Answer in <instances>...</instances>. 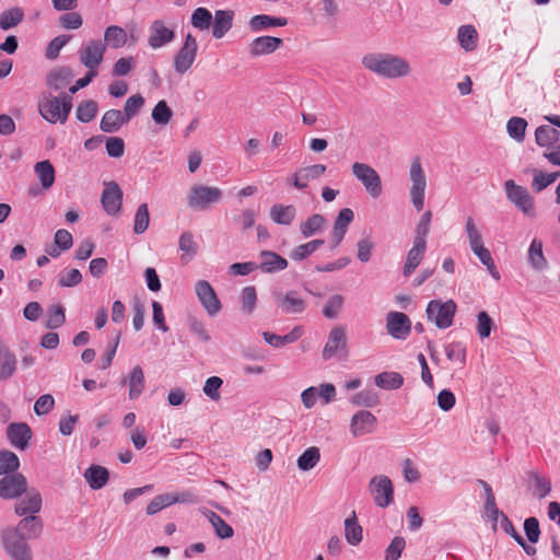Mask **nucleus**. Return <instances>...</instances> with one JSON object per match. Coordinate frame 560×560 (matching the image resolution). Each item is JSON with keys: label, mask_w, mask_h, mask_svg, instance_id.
Listing matches in <instances>:
<instances>
[{"label": "nucleus", "mask_w": 560, "mask_h": 560, "mask_svg": "<svg viewBox=\"0 0 560 560\" xmlns=\"http://www.w3.org/2000/svg\"><path fill=\"white\" fill-rule=\"evenodd\" d=\"M325 243L324 240H313L307 243L301 244L296 247H294L290 252V258L294 261H301L307 257H310L312 254H314L320 246H323Z\"/></svg>", "instance_id": "nucleus-42"}, {"label": "nucleus", "mask_w": 560, "mask_h": 560, "mask_svg": "<svg viewBox=\"0 0 560 560\" xmlns=\"http://www.w3.org/2000/svg\"><path fill=\"white\" fill-rule=\"evenodd\" d=\"M296 215V208L292 205L276 203L270 208V219L281 225H290Z\"/></svg>", "instance_id": "nucleus-35"}, {"label": "nucleus", "mask_w": 560, "mask_h": 560, "mask_svg": "<svg viewBox=\"0 0 560 560\" xmlns=\"http://www.w3.org/2000/svg\"><path fill=\"white\" fill-rule=\"evenodd\" d=\"M528 261L536 270H542L547 267V260L542 253V243L534 238L528 248Z\"/></svg>", "instance_id": "nucleus-47"}, {"label": "nucleus", "mask_w": 560, "mask_h": 560, "mask_svg": "<svg viewBox=\"0 0 560 560\" xmlns=\"http://www.w3.org/2000/svg\"><path fill=\"white\" fill-rule=\"evenodd\" d=\"M350 404L358 407L373 408L378 405L380 398L375 390L363 389L351 396Z\"/></svg>", "instance_id": "nucleus-50"}, {"label": "nucleus", "mask_w": 560, "mask_h": 560, "mask_svg": "<svg viewBox=\"0 0 560 560\" xmlns=\"http://www.w3.org/2000/svg\"><path fill=\"white\" fill-rule=\"evenodd\" d=\"M23 18H24V12L19 7L11 8L9 10H4L0 14V28L2 31H8L10 28H13L23 21Z\"/></svg>", "instance_id": "nucleus-49"}, {"label": "nucleus", "mask_w": 560, "mask_h": 560, "mask_svg": "<svg viewBox=\"0 0 560 560\" xmlns=\"http://www.w3.org/2000/svg\"><path fill=\"white\" fill-rule=\"evenodd\" d=\"M97 109L98 106L95 101L86 100L78 105L75 116L81 122H89L95 118Z\"/></svg>", "instance_id": "nucleus-56"}, {"label": "nucleus", "mask_w": 560, "mask_h": 560, "mask_svg": "<svg viewBox=\"0 0 560 560\" xmlns=\"http://www.w3.org/2000/svg\"><path fill=\"white\" fill-rule=\"evenodd\" d=\"M223 192L218 187L202 184L194 185L187 196V206L192 210H207L212 205L219 203Z\"/></svg>", "instance_id": "nucleus-3"}, {"label": "nucleus", "mask_w": 560, "mask_h": 560, "mask_svg": "<svg viewBox=\"0 0 560 560\" xmlns=\"http://www.w3.org/2000/svg\"><path fill=\"white\" fill-rule=\"evenodd\" d=\"M527 488L532 495L538 500L545 499L551 493V481L535 470L526 472Z\"/></svg>", "instance_id": "nucleus-22"}, {"label": "nucleus", "mask_w": 560, "mask_h": 560, "mask_svg": "<svg viewBox=\"0 0 560 560\" xmlns=\"http://www.w3.org/2000/svg\"><path fill=\"white\" fill-rule=\"evenodd\" d=\"M361 62L366 70L387 80L409 77L412 71L406 58L390 52H370L362 57Z\"/></svg>", "instance_id": "nucleus-1"}, {"label": "nucleus", "mask_w": 560, "mask_h": 560, "mask_svg": "<svg viewBox=\"0 0 560 560\" xmlns=\"http://www.w3.org/2000/svg\"><path fill=\"white\" fill-rule=\"evenodd\" d=\"M73 78V73L70 68L61 67L54 70L47 79V84L55 91L61 90L68 85Z\"/></svg>", "instance_id": "nucleus-41"}, {"label": "nucleus", "mask_w": 560, "mask_h": 560, "mask_svg": "<svg viewBox=\"0 0 560 560\" xmlns=\"http://www.w3.org/2000/svg\"><path fill=\"white\" fill-rule=\"evenodd\" d=\"M386 330L395 339L405 340L411 330L409 317L401 312H389L386 316Z\"/></svg>", "instance_id": "nucleus-15"}, {"label": "nucleus", "mask_w": 560, "mask_h": 560, "mask_svg": "<svg viewBox=\"0 0 560 560\" xmlns=\"http://www.w3.org/2000/svg\"><path fill=\"white\" fill-rule=\"evenodd\" d=\"M2 544L5 552L12 560H33L32 550L27 540L7 529L2 533Z\"/></svg>", "instance_id": "nucleus-11"}, {"label": "nucleus", "mask_w": 560, "mask_h": 560, "mask_svg": "<svg viewBox=\"0 0 560 560\" xmlns=\"http://www.w3.org/2000/svg\"><path fill=\"white\" fill-rule=\"evenodd\" d=\"M354 219V212L350 208H342L334 222L332 231H331V248H337L341 242L343 241L348 228Z\"/></svg>", "instance_id": "nucleus-18"}, {"label": "nucleus", "mask_w": 560, "mask_h": 560, "mask_svg": "<svg viewBox=\"0 0 560 560\" xmlns=\"http://www.w3.org/2000/svg\"><path fill=\"white\" fill-rule=\"evenodd\" d=\"M376 427L377 418L368 410L357 411L350 420V432L354 438L371 434Z\"/></svg>", "instance_id": "nucleus-14"}, {"label": "nucleus", "mask_w": 560, "mask_h": 560, "mask_svg": "<svg viewBox=\"0 0 560 560\" xmlns=\"http://www.w3.org/2000/svg\"><path fill=\"white\" fill-rule=\"evenodd\" d=\"M457 305L453 300H432L428 303L425 314L428 320L434 323L439 329H446L453 325Z\"/></svg>", "instance_id": "nucleus-5"}, {"label": "nucleus", "mask_w": 560, "mask_h": 560, "mask_svg": "<svg viewBox=\"0 0 560 560\" xmlns=\"http://www.w3.org/2000/svg\"><path fill=\"white\" fill-rule=\"evenodd\" d=\"M369 491L374 503L380 508H387L394 501V486L385 475H376L369 482Z\"/></svg>", "instance_id": "nucleus-7"}, {"label": "nucleus", "mask_w": 560, "mask_h": 560, "mask_svg": "<svg viewBox=\"0 0 560 560\" xmlns=\"http://www.w3.org/2000/svg\"><path fill=\"white\" fill-rule=\"evenodd\" d=\"M19 466V457L13 452H0V476L15 471Z\"/></svg>", "instance_id": "nucleus-61"}, {"label": "nucleus", "mask_w": 560, "mask_h": 560, "mask_svg": "<svg viewBox=\"0 0 560 560\" xmlns=\"http://www.w3.org/2000/svg\"><path fill=\"white\" fill-rule=\"evenodd\" d=\"M536 143L539 147L550 149L560 139V132L551 125L539 126L535 131Z\"/></svg>", "instance_id": "nucleus-37"}, {"label": "nucleus", "mask_w": 560, "mask_h": 560, "mask_svg": "<svg viewBox=\"0 0 560 560\" xmlns=\"http://www.w3.org/2000/svg\"><path fill=\"white\" fill-rule=\"evenodd\" d=\"M206 516L211 523L217 536L221 539L231 538L234 535L233 528L218 514L212 511L206 512Z\"/></svg>", "instance_id": "nucleus-48"}, {"label": "nucleus", "mask_w": 560, "mask_h": 560, "mask_svg": "<svg viewBox=\"0 0 560 560\" xmlns=\"http://www.w3.org/2000/svg\"><path fill=\"white\" fill-rule=\"evenodd\" d=\"M198 52L197 39L188 33L184 43L174 57V70L178 74L186 73L194 65Z\"/></svg>", "instance_id": "nucleus-8"}, {"label": "nucleus", "mask_w": 560, "mask_h": 560, "mask_svg": "<svg viewBox=\"0 0 560 560\" xmlns=\"http://www.w3.org/2000/svg\"><path fill=\"white\" fill-rule=\"evenodd\" d=\"M375 385L383 389H397L402 386L404 377L397 372H382L374 378Z\"/></svg>", "instance_id": "nucleus-46"}, {"label": "nucleus", "mask_w": 560, "mask_h": 560, "mask_svg": "<svg viewBox=\"0 0 560 560\" xmlns=\"http://www.w3.org/2000/svg\"><path fill=\"white\" fill-rule=\"evenodd\" d=\"M409 178L411 182L409 190L410 199L412 206L420 211L424 207L427 177L419 156H415L410 163Z\"/></svg>", "instance_id": "nucleus-4"}, {"label": "nucleus", "mask_w": 560, "mask_h": 560, "mask_svg": "<svg viewBox=\"0 0 560 560\" xmlns=\"http://www.w3.org/2000/svg\"><path fill=\"white\" fill-rule=\"evenodd\" d=\"M34 170L43 188H50L55 182V168L52 164L48 160L40 161L35 164Z\"/></svg>", "instance_id": "nucleus-43"}, {"label": "nucleus", "mask_w": 560, "mask_h": 560, "mask_svg": "<svg viewBox=\"0 0 560 560\" xmlns=\"http://www.w3.org/2000/svg\"><path fill=\"white\" fill-rule=\"evenodd\" d=\"M103 43L115 49L124 47L127 43V33L120 26H108L105 30Z\"/></svg>", "instance_id": "nucleus-40"}, {"label": "nucleus", "mask_w": 560, "mask_h": 560, "mask_svg": "<svg viewBox=\"0 0 560 560\" xmlns=\"http://www.w3.org/2000/svg\"><path fill=\"white\" fill-rule=\"evenodd\" d=\"M260 264L258 269L265 273L282 271L288 267V260L272 250H261L259 254Z\"/></svg>", "instance_id": "nucleus-27"}, {"label": "nucleus", "mask_w": 560, "mask_h": 560, "mask_svg": "<svg viewBox=\"0 0 560 560\" xmlns=\"http://www.w3.org/2000/svg\"><path fill=\"white\" fill-rule=\"evenodd\" d=\"M126 122L128 121L125 119L122 112L119 109H108L101 119L100 128L104 132L113 133L117 132Z\"/></svg>", "instance_id": "nucleus-31"}, {"label": "nucleus", "mask_w": 560, "mask_h": 560, "mask_svg": "<svg viewBox=\"0 0 560 560\" xmlns=\"http://www.w3.org/2000/svg\"><path fill=\"white\" fill-rule=\"evenodd\" d=\"M345 537L347 542L352 546L362 541V527L359 525L354 512L345 521Z\"/></svg>", "instance_id": "nucleus-44"}, {"label": "nucleus", "mask_w": 560, "mask_h": 560, "mask_svg": "<svg viewBox=\"0 0 560 560\" xmlns=\"http://www.w3.org/2000/svg\"><path fill=\"white\" fill-rule=\"evenodd\" d=\"M504 189L508 199L524 214L529 217L535 214L534 199L525 187L516 185L510 179L505 182Z\"/></svg>", "instance_id": "nucleus-10"}, {"label": "nucleus", "mask_w": 560, "mask_h": 560, "mask_svg": "<svg viewBox=\"0 0 560 560\" xmlns=\"http://www.w3.org/2000/svg\"><path fill=\"white\" fill-rule=\"evenodd\" d=\"M303 335V328L301 326L294 327L289 334L279 336L270 331H264V340L273 348H282L285 345L293 343L299 340Z\"/></svg>", "instance_id": "nucleus-30"}, {"label": "nucleus", "mask_w": 560, "mask_h": 560, "mask_svg": "<svg viewBox=\"0 0 560 560\" xmlns=\"http://www.w3.org/2000/svg\"><path fill=\"white\" fill-rule=\"evenodd\" d=\"M326 225V219L319 213L312 214L300 224V232L303 237L308 238L320 233Z\"/></svg>", "instance_id": "nucleus-38"}, {"label": "nucleus", "mask_w": 560, "mask_h": 560, "mask_svg": "<svg viewBox=\"0 0 560 560\" xmlns=\"http://www.w3.org/2000/svg\"><path fill=\"white\" fill-rule=\"evenodd\" d=\"M212 20V13L207 8L199 7L194 10L190 18V23L195 28L199 31H206L211 26Z\"/></svg>", "instance_id": "nucleus-53"}, {"label": "nucleus", "mask_w": 560, "mask_h": 560, "mask_svg": "<svg viewBox=\"0 0 560 560\" xmlns=\"http://www.w3.org/2000/svg\"><path fill=\"white\" fill-rule=\"evenodd\" d=\"M425 249L427 241H422L421 238L413 240V245L407 253V258L402 268L405 277H409L421 264Z\"/></svg>", "instance_id": "nucleus-23"}, {"label": "nucleus", "mask_w": 560, "mask_h": 560, "mask_svg": "<svg viewBox=\"0 0 560 560\" xmlns=\"http://www.w3.org/2000/svg\"><path fill=\"white\" fill-rule=\"evenodd\" d=\"M526 128L527 121L521 117H512L506 124L509 136L517 142H522L525 139Z\"/></svg>", "instance_id": "nucleus-55"}, {"label": "nucleus", "mask_w": 560, "mask_h": 560, "mask_svg": "<svg viewBox=\"0 0 560 560\" xmlns=\"http://www.w3.org/2000/svg\"><path fill=\"white\" fill-rule=\"evenodd\" d=\"M471 252L479 258L480 262L486 266L492 278L499 280L500 273L497 270L490 250L486 248L485 245H481L475 249H471Z\"/></svg>", "instance_id": "nucleus-57"}, {"label": "nucleus", "mask_w": 560, "mask_h": 560, "mask_svg": "<svg viewBox=\"0 0 560 560\" xmlns=\"http://www.w3.org/2000/svg\"><path fill=\"white\" fill-rule=\"evenodd\" d=\"M288 20L282 16H271L267 14H258L249 20V28L253 32L265 31L271 27L284 26Z\"/></svg>", "instance_id": "nucleus-33"}, {"label": "nucleus", "mask_w": 560, "mask_h": 560, "mask_svg": "<svg viewBox=\"0 0 560 560\" xmlns=\"http://www.w3.org/2000/svg\"><path fill=\"white\" fill-rule=\"evenodd\" d=\"M178 248L183 253L180 259L190 261L198 252V245L194 240V234L190 231L183 232L178 240Z\"/></svg>", "instance_id": "nucleus-39"}, {"label": "nucleus", "mask_w": 560, "mask_h": 560, "mask_svg": "<svg viewBox=\"0 0 560 560\" xmlns=\"http://www.w3.org/2000/svg\"><path fill=\"white\" fill-rule=\"evenodd\" d=\"M72 108V96L63 93L61 96H50L38 105L40 116L50 124L66 122Z\"/></svg>", "instance_id": "nucleus-2"}, {"label": "nucleus", "mask_w": 560, "mask_h": 560, "mask_svg": "<svg viewBox=\"0 0 560 560\" xmlns=\"http://www.w3.org/2000/svg\"><path fill=\"white\" fill-rule=\"evenodd\" d=\"M465 233H466L470 249H475V248L483 245L481 232L477 228V225L471 217H468L466 219Z\"/></svg>", "instance_id": "nucleus-59"}, {"label": "nucleus", "mask_w": 560, "mask_h": 560, "mask_svg": "<svg viewBox=\"0 0 560 560\" xmlns=\"http://www.w3.org/2000/svg\"><path fill=\"white\" fill-rule=\"evenodd\" d=\"M7 435L14 447L25 450L32 438V431L28 424L24 422L11 423L7 429Z\"/></svg>", "instance_id": "nucleus-26"}, {"label": "nucleus", "mask_w": 560, "mask_h": 560, "mask_svg": "<svg viewBox=\"0 0 560 560\" xmlns=\"http://www.w3.org/2000/svg\"><path fill=\"white\" fill-rule=\"evenodd\" d=\"M343 303H345V299L341 294L331 295L327 300V302L323 308V315L329 319L336 318L339 315V313L343 306Z\"/></svg>", "instance_id": "nucleus-62"}, {"label": "nucleus", "mask_w": 560, "mask_h": 560, "mask_svg": "<svg viewBox=\"0 0 560 560\" xmlns=\"http://www.w3.org/2000/svg\"><path fill=\"white\" fill-rule=\"evenodd\" d=\"M282 44L283 42L279 37L260 36L253 39L249 44V54L253 57L269 55L279 49Z\"/></svg>", "instance_id": "nucleus-25"}, {"label": "nucleus", "mask_w": 560, "mask_h": 560, "mask_svg": "<svg viewBox=\"0 0 560 560\" xmlns=\"http://www.w3.org/2000/svg\"><path fill=\"white\" fill-rule=\"evenodd\" d=\"M82 275L79 269H65L58 275V285L61 288H72L81 283Z\"/></svg>", "instance_id": "nucleus-60"}, {"label": "nucleus", "mask_w": 560, "mask_h": 560, "mask_svg": "<svg viewBox=\"0 0 560 560\" xmlns=\"http://www.w3.org/2000/svg\"><path fill=\"white\" fill-rule=\"evenodd\" d=\"M347 347V332L346 328L342 326L334 327L328 335L327 342L323 349V358L324 360H329L339 350H343Z\"/></svg>", "instance_id": "nucleus-21"}, {"label": "nucleus", "mask_w": 560, "mask_h": 560, "mask_svg": "<svg viewBox=\"0 0 560 560\" xmlns=\"http://www.w3.org/2000/svg\"><path fill=\"white\" fill-rule=\"evenodd\" d=\"M122 383H128L129 385V398L135 400L139 398L145 387L144 373L140 365H136L128 378H125Z\"/></svg>", "instance_id": "nucleus-32"}, {"label": "nucleus", "mask_w": 560, "mask_h": 560, "mask_svg": "<svg viewBox=\"0 0 560 560\" xmlns=\"http://www.w3.org/2000/svg\"><path fill=\"white\" fill-rule=\"evenodd\" d=\"M173 110L166 101H159L152 109V120L160 127H165L173 118Z\"/></svg>", "instance_id": "nucleus-51"}, {"label": "nucleus", "mask_w": 560, "mask_h": 560, "mask_svg": "<svg viewBox=\"0 0 560 560\" xmlns=\"http://www.w3.org/2000/svg\"><path fill=\"white\" fill-rule=\"evenodd\" d=\"M273 295L277 306L284 314H299L306 308V301L295 290H290L285 293L275 292Z\"/></svg>", "instance_id": "nucleus-17"}, {"label": "nucleus", "mask_w": 560, "mask_h": 560, "mask_svg": "<svg viewBox=\"0 0 560 560\" xmlns=\"http://www.w3.org/2000/svg\"><path fill=\"white\" fill-rule=\"evenodd\" d=\"M105 51L106 44L101 39L89 40L79 50L80 62L88 69V71H93L97 74V68L104 60Z\"/></svg>", "instance_id": "nucleus-9"}, {"label": "nucleus", "mask_w": 560, "mask_h": 560, "mask_svg": "<svg viewBox=\"0 0 560 560\" xmlns=\"http://www.w3.org/2000/svg\"><path fill=\"white\" fill-rule=\"evenodd\" d=\"M149 32L148 44L153 49H159L172 43L175 38V32L166 27L161 20H155L151 24Z\"/></svg>", "instance_id": "nucleus-19"}, {"label": "nucleus", "mask_w": 560, "mask_h": 560, "mask_svg": "<svg viewBox=\"0 0 560 560\" xmlns=\"http://www.w3.org/2000/svg\"><path fill=\"white\" fill-rule=\"evenodd\" d=\"M16 369V358L9 348L0 342V380L10 378Z\"/></svg>", "instance_id": "nucleus-36"}, {"label": "nucleus", "mask_w": 560, "mask_h": 560, "mask_svg": "<svg viewBox=\"0 0 560 560\" xmlns=\"http://www.w3.org/2000/svg\"><path fill=\"white\" fill-rule=\"evenodd\" d=\"M478 483L482 487L485 492V504H483V514L487 518L493 522V527L500 521H502V515H505L498 509L495 497L492 491L491 486L485 480H478Z\"/></svg>", "instance_id": "nucleus-24"}, {"label": "nucleus", "mask_w": 560, "mask_h": 560, "mask_svg": "<svg viewBox=\"0 0 560 560\" xmlns=\"http://www.w3.org/2000/svg\"><path fill=\"white\" fill-rule=\"evenodd\" d=\"M7 530L14 532L26 540L34 539L42 534L43 523L38 516L30 515L22 518L15 527H9Z\"/></svg>", "instance_id": "nucleus-20"}, {"label": "nucleus", "mask_w": 560, "mask_h": 560, "mask_svg": "<svg viewBox=\"0 0 560 560\" xmlns=\"http://www.w3.org/2000/svg\"><path fill=\"white\" fill-rule=\"evenodd\" d=\"M534 178L532 183V188L536 192H540L545 188H547L549 185H551L556 179L560 176V172H553V173H544L538 170L533 171Z\"/></svg>", "instance_id": "nucleus-54"}, {"label": "nucleus", "mask_w": 560, "mask_h": 560, "mask_svg": "<svg viewBox=\"0 0 560 560\" xmlns=\"http://www.w3.org/2000/svg\"><path fill=\"white\" fill-rule=\"evenodd\" d=\"M84 478L93 490H98L107 483L109 471L103 466L92 465L84 471Z\"/></svg>", "instance_id": "nucleus-34"}, {"label": "nucleus", "mask_w": 560, "mask_h": 560, "mask_svg": "<svg viewBox=\"0 0 560 560\" xmlns=\"http://www.w3.org/2000/svg\"><path fill=\"white\" fill-rule=\"evenodd\" d=\"M460 47L466 51H471L477 47V31L472 25H462L457 34Z\"/></svg>", "instance_id": "nucleus-45"}, {"label": "nucleus", "mask_w": 560, "mask_h": 560, "mask_svg": "<svg viewBox=\"0 0 560 560\" xmlns=\"http://www.w3.org/2000/svg\"><path fill=\"white\" fill-rule=\"evenodd\" d=\"M445 354L450 361L464 365L466 362V347L462 342H451L445 346Z\"/></svg>", "instance_id": "nucleus-63"}, {"label": "nucleus", "mask_w": 560, "mask_h": 560, "mask_svg": "<svg viewBox=\"0 0 560 560\" xmlns=\"http://www.w3.org/2000/svg\"><path fill=\"white\" fill-rule=\"evenodd\" d=\"M144 105V98L140 94L131 95L127 98L125 106H124V113L125 119L129 121L131 118H133L138 112L143 107Z\"/></svg>", "instance_id": "nucleus-64"}, {"label": "nucleus", "mask_w": 560, "mask_h": 560, "mask_svg": "<svg viewBox=\"0 0 560 560\" xmlns=\"http://www.w3.org/2000/svg\"><path fill=\"white\" fill-rule=\"evenodd\" d=\"M150 223V214L147 203H141L135 214L133 220V232L136 234H142L147 231Z\"/></svg>", "instance_id": "nucleus-58"}, {"label": "nucleus", "mask_w": 560, "mask_h": 560, "mask_svg": "<svg viewBox=\"0 0 560 560\" xmlns=\"http://www.w3.org/2000/svg\"><path fill=\"white\" fill-rule=\"evenodd\" d=\"M101 202L103 209L109 215H115L120 211L122 203V190L116 182L104 183Z\"/></svg>", "instance_id": "nucleus-13"}, {"label": "nucleus", "mask_w": 560, "mask_h": 560, "mask_svg": "<svg viewBox=\"0 0 560 560\" xmlns=\"http://www.w3.org/2000/svg\"><path fill=\"white\" fill-rule=\"evenodd\" d=\"M27 490V480L22 474L7 475L0 479V497L4 500L19 498Z\"/></svg>", "instance_id": "nucleus-16"}, {"label": "nucleus", "mask_w": 560, "mask_h": 560, "mask_svg": "<svg viewBox=\"0 0 560 560\" xmlns=\"http://www.w3.org/2000/svg\"><path fill=\"white\" fill-rule=\"evenodd\" d=\"M195 292L209 316H215L222 308V304L213 288L207 280H199L195 284Z\"/></svg>", "instance_id": "nucleus-12"}, {"label": "nucleus", "mask_w": 560, "mask_h": 560, "mask_svg": "<svg viewBox=\"0 0 560 560\" xmlns=\"http://www.w3.org/2000/svg\"><path fill=\"white\" fill-rule=\"evenodd\" d=\"M352 174L353 176L361 182L364 186L366 192L373 197L377 198L382 194V182L377 172L365 163L355 162L352 164Z\"/></svg>", "instance_id": "nucleus-6"}, {"label": "nucleus", "mask_w": 560, "mask_h": 560, "mask_svg": "<svg viewBox=\"0 0 560 560\" xmlns=\"http://www.w3.org/2000/svg\"><path fill=\"white\" fill-rule=\"evenodd\" d=\"M42 495L39 492H30L24 499L15 504V513L19 516L35 515L42 509Z\"/></svg>", "instance_id": "nucleus-29"}, {"label": "nucleus", "mask_w": 560, "mask_h": 560, "mask_svg": "<svg viewBox=\"0 0 560 560\" xmlns=\"http://www.w3.org/2000/svg\"><path fill=\"white\" fill-rule=\"evenodd\" d=\"M234 12L231 10H217L212 20V36L221 39L233 26Z\"/></svg>", "instance_id": "nucleus-28"}, {"label": "nucleus", "mask_w": 560, "mask_h": 560, "mask_svg": "<svg viewBox=\"0 0 560 560\" xmlns=\"http://www.w3.org/2000/svg\"><path fill=\"white\" fill-rule=\"evenodd\" d=\"M320 459L319 448L316 446L308 447L298 458V467L302 471L313 469Z\"/></svg>", "instance_id": "nucleus-52"}]
</instances>
